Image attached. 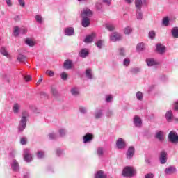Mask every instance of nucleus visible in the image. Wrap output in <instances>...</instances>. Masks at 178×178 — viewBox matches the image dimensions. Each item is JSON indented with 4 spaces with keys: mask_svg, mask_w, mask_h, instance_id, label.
Here are the masks:
<instances>
[{
    "mask_svg": "<svg viewBox=\"0 0 178 178\" xmlns=\"http://www.w3.org/2000/svg\"><path fill=\"white\" fill-rule=\"evenodd\" d=\"M29 116V112L24 111L22 112V117L19 123L18 126V132L22 133V131L26 129V126H27V118Z\"/></svg>",
    "mask_w": 178,
    "mask_h": 178,
    "instance_id": "obj_1",
    "label": "nucleus"
},
{
    "mask_svg": "<svg viewBox=\"0 0 178 178\" xmlns=\"http://www.w3.org/2000/svg\"><path fill=\"white\" fill-rule=\"evenodd\" d=\"M135 6L136 8V19L137 20H143V0H135Z\"/></svg>",
    "mask_w": 178,
    "mask_h": 178,
    "instance_id": "obj_2",
    "label": "nucleus"
},
{
    "mask_svg": "<svg viewBox=\"0 0 178 178\" xmlns=\"http://www.w3.org/2000/svg\"><path fill=\"white\" fill-rule=\"evenodd\" d=\"M122 175L125 177H133L134 176V169L131 167L127 166L124 168Z\"/></svg>",
    "mask_w": 178,
    "mask_h": 178,
    "instance_id": "obj_3",
    "label": "nucleus"
},
{
    "mask_svg": "<svg viewBox=\"0 0 178 178\" xmlns=\"http://www.w3.org/2000/svg\"><path fill=\"white\" fill-rule=\"evenodd\" d=\"M116 147L118 149H124L125 147H127L126 140L122 138H119L116 141Z\"/></svg>",
    "mask_w": 178,
    "mask_h": 178,
    "instance_id": "obj_4",
    "label": "nucleus"
},
{
    "mask_svg": "<svg viewBox=\"0 0 178 178\" xmlns=\"http://www.w3.org/2000/svg\"><path fill=\"white\" fill-rule=\"evenodd\" d=\"M122 35L118 32H114L110 35V40L113 41V42H116V41H120L122 40Z\"/></svg>",
    "mask_w": 178,
    "mask_h": 178,
    "instance_id": "obj_5",
    "label": "nucleus"
},
{
    "mask_svg": "<svg viewBox=\"0 0 178 178\" xmlns=\"http://www.w3.org/2000/svg\"><path fill=\"white\" fill-rule=\"evenodd\" d=\"M24 159L26 162H31L33 161V156L30 153V149H25L24 150Z\"/></svg>",
    "mask_w": 178,
    "mask_h": 178,
    "instance_id": "obj_6",
    "label": "nucleus"
},
{
    "mask_svg": "<svg viewBox=\"0 0 178 178\" xmlns=\"http://www.w3.org/2000/svg\"><path fill=\"white\" fill-rule=\"evenodd\" d=\"M134 124L135 127H137L138 129H141L143 126V120L138 115H135L134 117Z\"/></svg>",
    "mask_w": 178,
    "mask_h": 178,
    "instance_id": "obj_7",
    "label": "nucleus"
},
{
    "mask_svg": "<svg viewBox=\"0 0 178 178\" xmlns=\"http://www.w3.org/2000/svg\"><path fill=\"white\" fill-rule=\"evenodd\" d=\"M159 161L161 165H165L168 162V153L165 151H161L160 152Z\"/></svg>",
    "mask_w": 178,
    "mask_h": 178,
    "instance_id": "obj_8",
    "label": "nucleus"
},
{
    "mask_svg": "<svg viewBox=\"0 0 178 178\" xmlns=\"http://www.w3.org/2000/svg\"><path fill=\"white\" fill-rule=\"evenodd\" d=\"M168 140L171 143H177L178 141L177 134L173 131H171L168 135Z\"/></svg>",
    "mask_w": 178,
    "mask_h": 178,
    "instance_id": "obj_9",
    "label": "nucleus"
},
{
    "mask_svg": "<svg viewBox=\"0 0 178 178\" xmlns=\"http://www.w3.org/2000/svg\"><path fill=\"white\" fill-rule=\"evenodd\" d=\"M95 119H101L104 116V111L101 108H97L93 114Z\"/></svg>",
    "mask_w": 178,
    "mask_h": 178,
    "instance_id": "obj_10",
    "label": "nucleus"
},
{
    "mask_svg": "<svg viewBox=\"0 0 178 178\" xmlns=\"http://www.w3.org/2000/svg\"><path fill=\"white\" fill-rule=\"evenodd\" d=\"M92 16V11L89 8H84L81 13V17H91Z\"/></svg>",
    "mask_w": 178,
    "mask_h": 178,
    "instance_id": "obj_11",
    "label": "nucleus"
},
{
    "mask_svg": "<svg viewBox=\"0 0 178 178\" xmlns=\"http://www.w3.org/2000/svg\"><path fill=\"white\" fill-rule=\"evenodd\" d=\"M136 149H134V147L133 146H130L128 148V150L127 152V159H131V158H133V156H134V152H135Z\"/></svg>",
    "mask_w": 178,
    "mask_h": 178,
    "instance_id": "obj_12",
    "label": "nucleus"
},
{
    "mask_svg": "<svg viewBox=\"0 0 178 178\" xmlns=\"http://www.w3.org/2000/svg\"><path fill=\"white\" fill-rule=\"evenodd\" d=\"M63 67H64V69H66L67 70L72 69L73 68V61H72V60H70V59L65 60L63 63Z\"/></svg>",
    "mask_w": 178,
    "mask_h": 178,
    "instance_id": "obj_13",
    "label": "nucleus"
},
{
    "mask_svg": "<svg viewBox=\"0 0 178 178\" xmlns=\"http://www.w3.org/2000/svg\"><path fill=\"white\" fill-rule=\"evenodd\" d=\"M81 24L83 27H88L91 24V19L88 17H82Z\"/></svg>",
    "mask_w": 178,
    "mask_h": 178,
    "instance_id": "obj_14",
    "label": "nucleus"
},
{
    "mask_svg": "<svg viewBox=\"0 0 178 178\" xmlns=\"http://www.w3.org/2000/svg\"><path fill=\"white\" fill-rule=\"evenodd\" d=\"M93 139L94 135H92V134L88 133L83 136V143L84 144H87V143L92 141Z\"/></svg>",
    "mask_w": 178,
    "mask_h": 178,
    "instance_id": "obj_15",
    "label": "nucleus"
},
{
    "mask_svg": "<svg viewBox=\"0 0 178 178\" xmlns=\"http://www.w3.org/2000/svg\"><path fill=\"white\" fill-rule=\"evenodd\" d=\"M65 35H67L69 37L72 35H74V29L73 27H67L64 30Z\"/></svg>",
    "mask_w": 178,
    "mask_h": 178,
    "instance_id": "obj_16",
    "label": "nucleus"
},
{
    "mask_svg": "<svg viewBox=\"0 0 178 178\" xmlns=\"http://www.w3.org/2000/svg\"><path fill=\"white\" fill-rule=\"evenodd\" d=\"M156 51L159 54H165V52H166V47H165V46L159 43L156 46Z\"/></svg>",
    "mask_w": 178,
    "mask_h": 178,
    "instance_id": "obj_17",
    "label": "nucleus"
},
{
    "mask_svg": "<svg viewBox=\"0 0 178 178\" xmlns=\"http://www.w3.org/2000/svg\"><path fill=\"white\" fill-rule=\"evenodd\" d=\"M19 163L15 159L13 160V162L11 163V169L13 170V172H18L19 169Z\"/></svg>",
    "mask_w": 178,
    "mask_h": 178,
    "instance_id": "obj_18",
    "label": "nucleus"
},
{
    "mask_svg": "<svg viewBox=\"0 0 178 178\" xmlns=\"http://www.w3.org/2000/svg\"><path fill=\"white\" fill-rule=\"evenodd\" d=\"M175 172H176V167L172 165L165 170V175H173Z\"/></svg>",
    "mask_w": 178,
    "mask_h": 178,
    "instance_id": "obj_19",
    "label": "nucleus"
},
{
    "mask_svg": "<svg viewBox=\"0 0 178 178\" xmlns=\"http://www.w3.org/2000/svg\"><path fill=\"white\" fill-rule=\"evenodd\" d=\"M146 63L147 66H156L158 65V62L154 58L146 59Z\"/></svg>",
    "mask_w": 178,
    "mask_h": 178,
    "instance_id": "obj_20",
    "label": "nucleus"
},
{
    "mask_svg": "<svg viewBox=\"0 0 178 178\" xmlns=\"http://www.w3.org/2000/svg\"><path fill=\"white\" fill-rule=\"evenodd\" d=\"M21 106H22L19 103L14 104V105L13 106V112H14L15 115H17V113L20 112Z\"/></svg>",
    "mask_w": 178,
    "mask_h": 178,
    "instance_id": "obj_21",
    "label": "nucleus"
},
{
    "mask_svg": "<svg viewBox=\"0 0 178 178\" xmlns=\"http://www.w3.org/2000/svg\"><path fill=\"white\" fill-rule=\"evenodd\" d=\"M88 49H82L79 53V56H80V58H87V56H88Z\"/></svg>",
    "mask_w": 178,
    "mask_h": 178,
    "instance_id": "obj_22",
    "label": "nucleus"
},
{
    "mask_svg": "<svg viewBox=\"0 0 178 178\" xmlns=\"http://www.w3.org/2000/svg\"><path fill=\"white\" fill-rule=\"evenodd\" d=\"M70 92L73 97H79V95H80V91L77 87H73L71 88Z\"/></svg>",
    "mask_w": 178,
    "mask_h": 178,
    "instance_id": "obj_23",
    "label": "nucleus"
},
{
    "mask_svg": "<svg viewBox=\"0 0 178 178\" xmlns=\"http://www.w3.org/2000/svg\"><path fill=\"white\" fill-rule=\"evenodd\" d=\"M86 76L87 79H88L89 80H92L94 79V74H92V70L86 69Z\"/></svg>",
    "mask_w": 178,
    "mask_h": 178,
    "instance_id": "obj_24",
    "label": "nucleus"
},
{
    "mask_svg": "<svg viewBox=\"0 0 178 178\" xmlns=\"http://www.w3.org/2000/svg\"><path fill=\"white\" fill-rule=\"evenodd\" d=\"M94 37H95V35H94V33H92V35H88L85 38L84 42H86V44H90V42H92V41L94 40Z\"/></svg>",
    "mask_w": 178,
    "mask_h": 178,
    "instance_id": "obj_25",
    "label": "nucleus"
},
{
    "mask_svg": "<svg viewBox=\"0 0 178 178\" xmlns=\"http://www.w3.org/2000/svg\"><path fill=\"white\" fill-rule=\"evenodd\" d=\"M18 62H20L21 63H26V61L27 60V57L23 54H19L17 58Z\"/></svg>",
    "mask_w": 178,
    "mask_h": 178,
    "instance_id": "obj_26",
    "label": "nucleus"
},
{
    "mask_svg": "<svg viewBox=\"0 0 178 178\" xmlns=\"http://www.w3.org/2000/svg\"><path fill=\"white\" fill-rule=\"evenodd\" d=\"M155 138L159 140V141H163V131H161L156 132L155 134Z\"/></svg>",
    "mask_w": 178,
    "mask_h": 178,
    "instance_id": "obj_27",
    "label": "nucleus"
},
{
    "mask_svg": "<svg viewBox=\"0 0 178 178\" xmlns=\"http://www.w3.org/2000/svg\"><path fill=\"white\" fill-rule=\"evenodd\" d=\"M165 118L168 122H172V119H173V113H172V111H168L166 113Z\"/></svg>",
    "mask_w": 178,
    "mask_h": 178,
    "instance_id": "obj_28",
    "label": "nucleus"
},
{
    "mask_svg": "<svg viewBox=\"0 0 178 178\" xmlns=\"http://www.w3.org/2000/svg\"><path fill=\"white\" fill-rule=\"evenodd\" d=\"M144 49H145L144 43H139L137 44L136 51H138V52H141V51H144Z\"/></svg>",
    "mask_w": 178,
    "mask_h": 178,
    "instance_id": "obj_29",
    "label": "nucleus"
},
{
    "mask_svg": "<svg viewBox=\"0 0 178 178\" xmlns=\"http://www.w3.org/2000/svg\"><path fill=\"white\" fill-rule=\"evenodd\" d=\"M140 72H141V68L138 67H134L130 70V72L131 73V74H138V73H140Z\"/></svg>",
    "mask_w": 178,
    "mask_h": 178,
    "instance_id": "obj_30",
    "label": "nucleus"
},
{
    "mask_svg": "<svg viewBox=\"0 0 178 178\" xmlns=\"http://www.w3.org/2000/svg\"><path fill=\"white\" fill-rule=\"evenodd\" d=\"M131 33H133V29L131 26H127L124 29V34L129 35Z\"/></svg>",
    "mask_w": 178,
    "mask_h": 178,
    "instance_id": "obj_31",
    "label": "nucleus"
},
{
    "mask_svg": "<svg viewBox=\"0 0 178 178\" xmlns=\"http://www.w3.org/2000/svg\"><path fill=\"white\" fill-rule=\"evenodd\" d=\"M25 44L26 45H29V47H34V45H35V43L34 42V41H33V40H31L30 38L26 39Z\"/></svg>",
    "mask_w": 178,
    "mask_h": 178,
    "instance_id": "obj_32",
    "label": "nucleus"
},
{
    "mask_svg": "<svg viewBox=\"0 0 178 178\" xmlns=\"http://www.w3.org/2000/svg\"><path fill=\"white\" fill-rule=\"evenodd\" d=\"M171 33L174 38H178V27H174L172 29Z\"/></svg>",
    "mask_w": 178,
    "mask_h": 178,
    "instance_id": "obj_33",
    "label": "nucleus"
},
{
    "mask_svg": "<svg viewBox=\"0 0 178 178\" xmlns=\"http://www.w3.org/2000/svg\"><path fill=\"white\" fill-rule=\"evenodd\" d=\"M106 175L104 174V172L102 171H98L97 174L95 175V178H106Z\"/></svg>",
    "mask_w": 178,
    "mask_h": 178,
    "instance_id": "obj_34",
    "label": "nucleus"
},
{
    "mask_svg": "<svg viewBox=\"0 0 178 178\" xmlns=\"http://www.w3.org/2000/svg\"><path fill=\"white\" fill-rule=\"evenodd\" d=\"M106 28L108 31H113L115 30V26L112 24H106Z\"/></svg>",
    "mask_w": 178,
    "mask_h": 178,
    "instance_id": "obj_35",
    "label": "nucleus"
},
{
    "mask_svg": "<svg viewBox=\"0 0 178 178\" xmlns=\"http://www.w3.org/2000/svg\"><path fill=\"white\" fill-rule=\"evenodd\" d=\"M14 35L15 37H17V35H19V34H20V29H19V26H15L14 28Z\"/></svg>",
    "mask_w": 178,
    "mask_h": 178,
    "instance_id": "obj_36",
    "label": "nucleus"
},
{
    "mask_svg": "<svg viewBox=\"0 0 178 178\" xmlns=\"http://www.w3.org/2000/svg\"><path fill=\"white\" fill-rule=\"evenodd\" d=\"M95 45L99 49H101L104 45V40H98L97 42L95 43Z\"/></svg>",
    "mask_w": 178,
    "mask_h": 178,
    "instance_id": "obj_37",
    "label": "nucleus"
},
{
    "mask_svg": "<svg viewBox=\"0 0 178 178\" xmlns=\"http://www.w3.org/2000/svg\"><path fill=\"white\" fill-rule=\"evenodd\" d=\"M97 154L99 156H102L104 155V148L102 147L97 148Z\"/></svg>",
    "mask_w": 178,
    "mask_h": 178,
    "instance_id": "obj_38",
    "label": "nucleus"
},
{
    "mask_svg": "<svg viewBox=\"0 0 178 178\" xmlns=\"http://www.w3.org/2000/svg\"><path fill=\"white\" fill-rule=\"evenodd\" d=\"M60 77L62 80H64L65 81L66 80H67V77H69V75L66 72H62L60 74Z\"/></svg>",
    "mask_w": 178,
    "mask_h": 178,
    "instance_id": "obj_39",
    "label": "nucleus"
},
{
    "mask_svg": "<svg viewBox=\"0 0 178 178\" xmlns=\"http://www.w3.org/2000/svg\"><path fill=\"white\" fill-rule=\"evenodd\" d=\"M156 35V33H155L154 31H151L149 32V38H150V40H154Z\"/></svg>",
    "mask_w": 178,
    "mask_h": 178,
    "instance_id": "obj_40",
    "label": "nucleus"
},
{
    "mask_svg": "<svg viewBox=\"0 0 178 178\" xmlns=\"http://www.w3.org/2000/svg\"><path fill=\"white\" fill-rule=\"evenodd\" d=\"M66 133H67V131L65 129H60L59 130V134L61 137H65V136H66Z\"/></svg>",
    "mask_w": 178,
    "mask_h": 178,
    "instance_id": "obj_41",
    "label": "nucleus"
},
{
    "mask_svg": "<svg viewBox=\"0 0 178 178\" xmlns=\"http://www.w3.org/2000/svg\"><path fill=\"white\" fill-rule=\"evenodd\" d=\"M0 52L4 56H8L9 55L8 54V51H6V49H5V47H1V49H0Z\"/></svg>",
    "mask_w": 178,
    "mask_h": 178,
    "instance_id": "obj_42",
    "label": "nucleus"
},
{
    "mask_svg": "<svg viewBox=\"0 0 178 178\" xmlns=\"http://www.w3.org/2000/svg\"><path fill=\"white\" fill-rule=\"evenodd\" d=\"M136 98L138 101H143V92L140 91L136 92Z\"/></svg>",
    "mask_w": 178,
    "mask_h": 178,
    "instance_id": "obj_43",
    "label": "nucleus"
},
{
    "mask_svg": "<svg viewBox=\"0 0 178 178\" xmlns=\"http://www.w3.org/2000/svg\"><path fill=\"white\" fill-rule=\"evenodd\" d=\"M49 140H56L58 138V136L54 133L49 134Z\"/></svg>",
    "mask_w": 178,
    "mask_h": 178,
    "instance_id": "obj_44",
    "label": "nucleus"
},
{
    "mask_svg": "<svg viewBox=\"0 0 178 178\" xmlns=\"http://www.w3.org/2000/svg\"><path fill=\"white\" fill-rule=\"evenodd\" d=\"M163 24L165 26H169V18L168 17L163 19Z\"/></svg>",
    "mask_w": 178,
    "mask_h": 178,
    "instance_id": "obj_45",
    "label": "nucleus"
},
{
    "mask_svg": "<svg viewBox=\"0 0 178 178\" xmlns=\"http://www.w3.org/2000/svg\"><path fill=\"white\" fill-rule=\"evenodd\" d=\"M51 94L54 95V97H58V90L55 88H51Z\"/></svg>",
    "mask_w": 178,
    "mask_h": 178,
    "instance_id": "obj_46",
    "label": "nucleus"
},
{
    "mask_svg": "<svg viewBox=\"0 0 178 178\" xmlns=\"http://www.w3.org/2000/svg\"><path fill=\"white\" fill-rule=\"evenodd\" d=\"M35 19L38 23H42V17L41 15H38L35 17Z\"/></svg>",
    "mask_w": 178,
    "mask_h": 178,
    "instance_id": "obj_47",
    "label": "nucleus"
},
{
    "mask_svg": "<svg viewBox=\"0 0 178 178\" xmlns=\"http://www.w3.org/2000/svg\"><path fill=\"white\" fill-rule=\"evenodd\" d=\"M37 157H38L39 159H41L44 158V152H42V151H39V152H38V153H37Z\"/></svg>",
    "mask_w": 178,
    "mask_h": 178,
    "instance_id": "obj_48",
    "label": "nucleus"
},
{
    "mask_svg": "<svg viewBox=\"0 0 178 178\" xmlns=\"http://www.w3.org/2000/svg\"><path fill=\"white\" fill-rule=\"evenodd\" d=\"M113 99V97H112L111 95H108L106 96V102H112V100Z\"/></svg>",
    "mask_w": 178,
    "mask_h": 178,
    "instance_id": "obj_49",
    "label": "nucleus"
},
{
    "mask_svg": "<svg viewBox=\"0 0 178 178\" xmlns=\"http://www.w3.org/2000/svg\"><path fill=\"white\" fill-rule=\"evenodd\" d=\"M124 66H129L130 65V59L129 58H125L123 61Z\"/></svg>",
    "mask_w": 178,
    "mask_h": 178,
    "instance_id": "obj_50",
    "label": "nucleus"
},
{
    "mask_svg": "<svg viewBox=\"0 0 178 178\" xmlns=\"http://www.w3.org/2000/svg\"><path fill=\"white\" fill-rule=\"evenodd\" d=\"M106 115L107 116V118H111V116H113V111L111 110L107 111L106 113Z\"/></svg>",
    "mask_w": 178,
    "mask_h": 178,
    "instance_id": "obj_51",
    "label": "nucleus"
},
{
    "mask_svg": "<svg viewBox=\"0 0 178 178\" xmlns=\"http://www.w3.org/2000/svg\"><path fill=\"white\" fill-rule=\"evenodd\" d=\"M18 3L22 8H24V6H26V3L24 2V0H18Z\"/></svg>",
    "mask_w": 178,
    "mask_h": 178,
    "instance_id": "obj_52",
    "label": "nucleus"
},
{
    "mask_svg": "<svg viewBox=\"0 0 178 178\" xmlns=\"http://www.w3.org/2000/svg\"><path fill=\"white\" fill-rule=\"evenodd\" d=\"M27 33V28H22L19 29V34H26Z\"/></svg>",
    "mask_w": 178,
    "mask_h": 178,
    "instance_id": "obj_53",
    "label": "nucleus"
},
{
    "mask_svg": "<svg viewBox=\"0 0 178 178\" xmlns=\"http://www.w3.org/2000/svg\"><path fill=\"white\" fill-rule=\"evenodd\" d=\"M119 54L120 55V56H125L126 54H125L124 49H120Z\"/></svg>",
    "mask_w": 178,
    "mask_h": 178,
    "instance_id": "obj_54",
    "label": "nucleus"
},
{
    "mask_svg": "<svg viewBox=\"0 0 178 178\" xmlns=\"http://www.w3.org/2000/svg\"><path fill=\"white\" fill-rule=\"evenodd\" d=\"M46 74H48V76H49L50 77H54V74H55L53 71L47 70L46 71Z\"/></svg>",
    "mask_w": 178,
    "mask_h": 178,
    "instance_id": "obj_55",
    "label": "nucleus"
},
{
    "mask_svg": "<svg viewBox=\"0 0 178 178\" xmlns=\"http://www.w3.org/2000/svg\"><path fill=\"white\" fill-rule=\"evenodd\" d=\"M2 79H3L4 80H6V81L8 83H9V81H10L9 76H8V74H2Z\"/></svg>",
    "mask_w": 178,
    "mask_h": 178,
    "instance_id": "obj_56",
    "label": "nucleus"
},
{
    "mask_svg": "<svg viewBox=\"0 0 178 178\" xmlns=\"http://www.w3.org/2000/svg\"><path fill=\"white\" fill-rule=\"evenodd\" d=\"M79 111L81 113H87V108H86V107H80Z\"/></svg>",
    "mask_w": 178,
    "mask_h": 178,
    "instance_id": "obj_57",
    "label": "nucleus"
},
{
    "mask_svg": "<svg viewBox=\"0 0 178 178\" xmlns=\"http://www.w3.org/2000/svg\"><path fill=\"white\" fill-rule=\"evenodd\" d=\"M22 145H26L27 143V139L26 138H22L20 141Z\"/></svg>",
    "mask_w": 178,
    "mask_h": 178,
    "instance_id": "obj_58",
    "label": "nucleus"
},
{
    "mask_svg": "<svg viewBox=\"0 0 178 178\" xmlns=\"http://www.w3.org/2000/svg\"><path fill=\"white\" fill-rule=\"evenodd\" d=\"M24 79L25 80V81H30V80H31V76L29 75L25 76H24Z\"/></svg>",
    "mask_w": 178,
    "mask_h": 178,
    "instance_id": "obj_59",
    "label": "nucleus"
},
{
    "mask_svg": "<svg viewBox=\"0 0 178 178\" xmlns=\"http://www.w3.org/2000/svg\"><path fill=\"white\" fill-rule=\"evenodd\" d=\"M104 3H106V5H108V6H111V3L112 1L111 0H102Z\"/></svg>",
    "mask_w": 178,
    "mask_h": 178,
    "instance_id": "obj_60",
    "label": "nucleus"
},
{
    "mask_svg": "<svg viewBox=\"0 0 178 178\" xmlns=\"http://www.w3.org/2000/svg\"><path fill=\"white\" fill-rule=\"evenodd\" d=\"M6 3L10 8L12 6V0H6Z\"/></svg>",
    "mask_w": 178,
    "mask_h": 178,
    "instance_id": "obj_61",
    "label": "nucleus"
},
{
    "mask_svg": "<svg viewBox=\"0 0 178 178\" xmlns=\"http://www.w3.org/2000/svg\"><path fill=\"white\" fill-rule=\"evenodd\" d=\"M56 154L58 156H60L62 155V150H60V149H57Z\"/></svg>",
    "mask_w": 178,
    "mask_h": 178,
    "instance_id": "obj_62",
    "label": "nucleus"
},
{
    "mask_svg": "<svg viewBox=\"0 0 178 178\" xmlns=\"http://www.w3.org/2000/svg\"><path fill=\"white\" fill-rule=\"evenodd\" d=\"M145 178H154V175L153 174H147L145 176Z\"/></svg>",
    "mask_w": 178,
    "mask_h": 178,
    "instance_id": "obj_63",
    "label": "nucleus"
},
{
    "mask_svg": "<svg viewBox=\"0 0 178 178\" xmlns=\"http://www.w3.org/2000/svg\"><path fill=\"white\" fill-rule=\"evenodd\" d=\"M175 111H178V101L175 104Z\"/></svg>",
    "mask_w": 178,
    "mask_h": 178,
    "instance_id": "obj_64",
    "label": "nucleus"
}]
</instances>
